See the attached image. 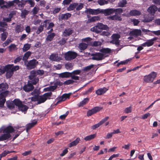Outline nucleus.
Segmentation results:
<instances>
[{"label":"nucleus","instance_id":"f257e3e1","mask_svg":"<svg viewBox=\"0 0 160 160\" xmlns=\"http://www.w3.org/2000/svg\"><path fill=\"white\" fill-rule=\"evenodd\" d=\"M109 30V28L106 25H104L101 23H98L97 25L91 28V31L99 33L101 32L102 30Z\"/></svg>","mask_w":160,"mask_h":160},{"label":"nucleus","instance_id":"f03ea898","mask_svg":"<svg viewBox=\"0 0 160 160\" xmlns=\"http://www.w3.org/2000/svg\"><path fill=\"white\" fill-rule=\"evenodd\" d=\"M38 64V62L35 59L28 61L24 63L27 69L31 70L35 68Z\"/></svg>","mask_w":160,"mask_h":160},{"label":"nucleus","instance_id":"7ed1b4c3","mask_svg":"<svg viewBox=\"0 0 160 160\" xmlns=\"http://www.w3.org/2000/svg\"><path fill=\"white\" fill-rule=\"evenodd\" d=\"M157 73L154 72H152L150 73L144 77L143 80L144 81L147 83L152 82L156 78Z\"/></svg>","mask_w":160,"mask_h":160},{"label":"nucleus","instance_id":"20e7f679","mask_svg":"<svg viewBox=\"0 0 160 160\" xmlns=\"http://www.w3.org/2000/svg\"><path fill=\"white\" fill-rule=\"evenodd\" d=\"M36 70H33L30 72V75L28 76L30 82L33 84H36L39 81V79L36 77L37 75Z\"/></svg>","mask_w":160,"mask_h":160},{"label":"nucleus","instance_id":"39448f33","mask_svg":"<svg viewBox=\"0 0 160 160\" xmlns=\"http://www.w3.org/2000/svg\"><path fill=\"white\" fill-rule=\"evenodd\" d=\"M77 56L76 52L69 51L64 54V58L67 61H71L75 58Z\"/></svg>","mask_w":160,"mask_h":160},{"label":"nucleus","instance_id":"423d86ee","mask_svg":"<svg viewBox=\"0 0 160 160\" xmlns=\"http://www.w3.org/2000/svg\"><path fill=\"white\" fill-rule=\"evenodd\" d=\"M111 38L112 40L110 41V43L118 46L120 44V41L119 39L120 38V35L117 33L113 34L112 35Z\"/></svg>","mask_w":160,"mask_h":160},{"label":"nucleus","instance_id":"0eeeda50","mask_svg":"<svg viewBox=\"0 0 160 160\" xmlns=\"http://www.w3.org/2000/svg\"><path fill=\"white\" fill-rule=\"evenodd\" d=\"M92 58L91 59L92 60L100 61L104 59V54L100 52H96L92 53L91 55Z\"/></svg>","mask_w":160,"mask_h":160},{"label":"nucleus","instance_id":"6e6552de","mask_svg":"<svg viewBox=\"0 0 160 160\" xmlns=\"http://www.w3.org/2000/svg\"><path fill=\"white\" fill-rule=\"evenodd\" d=\"M71 93L63 94L60 97H58L55 99V101L58 100L61 103L65 101L67 99H69Z\"/></svg>","mask_w":160,"mask_h":160},{"label":"nucleus","instance_id":"1a4fd4ad","mask_svg":"<svg viewBox=\"0 0 160 160\" xmlns=\"http://www.w3.org/2000/svg\"><path fill=\"white\" fill-rule=\"evenodd\" d=\"M157 37H154L151 39L148 40L147 41L142 44V46L144 47H149L152 46L154 43V42L157 40Z\"/></svg>","mask_w":160,"mask_h":160},{"label":"nucleus","instance_id":"9d476101","mask_svg":"<svg viewBox=\"0 0 160 160\" xmlns=\"http://www.w3.org/2000/svg\"><path fill=\"white\" fill-rule=\"evenodd\" d=\"M102 108L98 107H96L91 110H89L87 112V116L88 117L91 116L92 114L100 111Z\"/></svg>","mask_w":160,"mask_h":160},{"label":"nucleus","instance_id":"9b49d317","mask_svg":"<svg viewBox=\"0 0 160 160\" xmlns=\"http://www.w3.org/2000/svg\"><path fill=\"white\" fill-rule=\"evenodd\" d=\"M49 59L52 61L58 62L62 60V58L58 56V54L55 53H52L50 56Z\"/></svg>","mask_w":160,"mask_h":160},{"label":"nucleus","instance_id":"f8f14e48","mask_svg":"<svg viewBox=\"0 0 160 160\" xmlns=\"http://www.w3.org/2000/svg\"><path fill=\"white\" fill-rule=\"evenodd\" d=\"M81 72V71L80 70H77L71 72V78L75 80H79V77L77 76L76 75L79 74Z\"/></svg>","mask_w":160,"mask_h":160},{"label":"nucleus","instance_id":"ddd939ff","mask_svg":"<svg viewBox=\"0 0 160 160\" xmlns=\"http://www.w3.org/2000/svg\"><path fill=\"white\" fill-rule=\"evenodd\" d=\"M85 12H87L89 14L92 15H97L101 12V10L99 9H88Z\"/></svg>","mask_w":160,"mask_h":160},{"label":"nucleus","instance_id":"4468645a","mask_svg":"<svg viewBox=\"0 0 160 160\" xmlns=\"http://www.w3.org/2000/svg\"><path fill=\"white\" fill-rule=\"evenodd\" d=\"M5 92H2L0 94V107L2 108L6 102Z\"/></svg>","mask_w":160,"mask_h":160},{"label":"nucleus","instance_id":"2eb2a0df","mask_svg":"<svg viewBox=\"0 0 160 160\" xmlns=\"http://www.w3.org/2000/svg\"><path fill=\"white\" fill-rule=\"evenodd\" d=\"M15 130L13 127L11 126H9L4 128L3 130V133L10 134L11 133L14 132Z\"/></svg>","mask_w":160,"mask_h":160},{"label":"nucleus","instance_id":"dca6fc26","mask_svg":"<svg viewBox=\"0 0 160 160\" xmlns=\"http://www.w3.org/2000/svg\"><path fill=\"white\" fill-rule=\"evenodd\" d=\"M130 34L131 36L137 37L141 35V31L140 29H135L130 32Z\"/></svg>","mask_w":160,"mask_h":160},{"label":"nucleus","instance_id":"f3484780","mask_svg":"<svg viewBox=\"0 0 160 160\" xmlns=\"http://www.w3.org/2000/svg\"><path fill=\"white\" fill-rule=\"evenodd\" d=\"M58 77L61 78H71V73L69 72H65L58 74Z\"/></svg>","mask_w":160,"mask_h":160},{"label":"nucleus","instance_id":"a211bd4d","mask_svg":"<svg viewBox=\"0 0 160 160\" xmlns=\"http://www.w3.org/2000/svg\"><path fill=\"white\" fill-rule=\"evenodd\" d=\"M35 100L38 102V104L45 102L46 100V99L43 97V95L38 96L35 97Z\"/></svg>","mask_w":160,"mask_h":160},{"label":"nucleus","instance_id":"6ab92c4d","mask_svg":"<svg viewBox=\"0 0 160 160\" xmlns=\"http://www.w3.org/2000/svg\"><path fill=\"white\" fill-rule=\"evenodd\" d=\"M6 77L8 78H10L13 74V72L11 69L8 68V65L6 66Z\"/></svg>","mask_w":160,"mask_h":160},{"label":"nucleus","instance_id":"aec40b11","mask_svg":"<svg viewBox=\"0 0 160 160\" xmlns=\"http://www.w3.org/2000/svg\"><path fill=\"white\" fill-rule=\"evenodd\" d=\"M108 19L111 20H117L119 21H121L122 18L121 16H119L117 14H115L114 15L111 16L107 17Z\"/></svg>","mask_w":160,"mask_h":160},{"label":"nucleus","instance_id":"412c9836","mask_svg":"<svg viewBox=\"0 0 160 160\" xmlns=\"http://www.w3.org/2000/svg\"><path fill=\"white\" fill-rule=\"evenodd\" d=\"M157 10L158 8L156 6L152 5L148 8V10L149 12L153 15Z\"/></svg>","mask_w":160,"mask_h":160},{"label":"nucleus","instance_id":"4be33fe9","mask_svg":"<svg viewBox=\"0 0 160 160\" xmlns=\"http://www.w3.org/2000/svg\"><path fill=\"white\" fill-rule=\"evenodd\" d=\"M62 84V82H56L54 83V85L50 86L49 88H45L43 90H55L58 87V85H61Z\"/></svg>","mask_w":160,"mask_h":160},{"label":"nucleus","instance_id":"5701e85b","mask_svg":"<svg viewBox=\"0 0 160 160\" xmlns=\"http://www.w3.org/2000/svg\"><path fill=\"white\" fill-rule=\"evenodd\" d=\"M33 85L34 84L30 82V80L28 82L27 84L23 87V90H33L34 88Z\"/></svg>","mask_w":160,"mask_h":160},{"label":"nucleus","instance_id":"b1692460","mask_svg":"<svg viewBox=\"0 0 160 160\" xmlns=\"http://www.w3.org/2000/svg\"><path fill=\"white\" fill-rule=\"evenodd\" d=\"M11 137L10 134L4 133L0 136V141H3L8 139Z\"/></svg>","mask_w":160,"mask_h":160},{"label":"nucleus","instance_id":"393cba45","mask_svg":"<svg viewBox=\"0 0 160 160\" xmlns=\"http://www.w3.org/2000/svg\"><path fill=\"white\" fill-rule=\"evenodd\" d=\"M101 12L104 13L106 15H109L113 13V9L112 8H110L105 9L104 10H101Z\"/></svg>","mask_w":160,"mask_h":160},{"label":"nucleus","instance_id":"a878e982","mask_svg":"<svg viewBox=\"0 0 160 160\" xmlns=\"http://www.w3.org/2000/svg\"><path fill=\"white\" fill-rule=\"evenodd\" d=\"M88 44L84 43L81 42L79 44L78 46V48L80 50V52H82V51H84L88 47Z\"/></svg>","mask_w":160,"mask_h":160},{"label":"nucleus","instance_id":"bb28decb","mask_svg":"<svg viewBox=\"0 0 160 160\" xmlns=\"http://www.w3.org/2000/svg\"><path fill=\"white\" fill-rule=\"evenodd\" d=\"M73 32V30L71 29L68 28L65 29L63 33V35L65 37L69 36L72 34Z\"/></svg>","mask_w":160,"mask_h":160},{"label":"nucleus","instance_id":"cd10ccee","mask_svg":"<svg viewBox=\"0 0 160 160\" xmlns=\"http://www.w3.org/2000/svg\"><path fill=\"white\" fill-rule=\"evenodd\" d=\"M141 14V12L136 10H131L129 12V15L131 16H139Z\"/></svg>","mask_w":160,"mask_h":160},{"label":"nucleus","instance_id":"c85d7f7f","mask_svg":"<svg viewBox=\"0 0 160 160\" xmlns=\"http://www.w3.org/2000/svg\"><path fill=\"white\" fill-rule=\"evenodd\" d=\"M80 139L79 138H77L75 140L70 142L68 145L69 147H71L72 146H76L79 142Z\"/></svg>","mask_w":160,"mask_h":160},{"label":"nucleus","instance_id":"c756f323","mask_svg":"<svg viewBox=\"0 0 160 160\" xmlns=\"http://www.w3.org/2000/svg\"><path fill=\"white\" fill-rule=\"evenodd\" d=\"M31 52L30 51H28L26 52L24 55L23 57L22 58V60L24 61V63L26 62L27 61L29 57L31 55Z\"/></svg>","mask_w":160,"mask_h":160},{"label":"nucleus","instance_id":"7c9ffc66","mask_svg":"<svg viewBox=\"0 0 160 160\" xmlns=\"http://www.w3.org/2000/svg\"><path fill=\"white\" fill-rule=\"evenodd\" d=\"M55 35V33L54 32L50 33L47 36L46 39V41L47 42L52 41Z\"/></svg>","mask_w":160,"mask_h":160},{"label":"nucleus","instance_id":"2f4dec72","mask_svg":"<svg viewBox=\"0 0 160 160\" xmlns=\"http://www.w3.org/2000/svg\"><path fill=\"white\" fill-rule=\"evenodd\" d=\"M37 123V121L34 120V122H32L31 123H28L27 125L26 128V131L28 132V131L30 130L31 128L35 126Z\"/></svg>","mask_w":160,"mask_h":160},{"label":"nucleus","instance_id":"473e14b6","mask_svg":"<svg viewBox=\"0 0 160 160\" xmlns=\"http://www.w3.org/2000/svg\"><path fill=\"white\" fill-rule=\"evenodd\" d=\"M100 19V17L98 16H93L91 18L88 19L87 21V22L88 23H90L94 22L96 21H98Z\"/></svg>","mask_w":160,"mask_h":160},{"label":"nucleus","instance_id":"72a5a7b5","mask_svg":"<svg viewBox=\"0 0 160 160\" xmlns=\"http://www.w3.org/2000/svg\"><path fill=\"white\" fill-rule=\"evenodd\" d=\"M52 95V93L51 92H48L44 93L43 95V97L46 99V100L47 99H50L52 98H51Z\"/></svg>","mask_w":160,"mask_h":160},{"label":"nucleus","instance_id":"f704fd0d","mask_svg":"<svg viewBox=\"0 0 160 160\" xmlns=\"http://www.w3.org/2000/svg\"><path fill=\"white\" fill-rule=\"evenodd\" d=\"M89 99L88 98H84L82 101L78 104V106L79 107H82L87 103L89 101Z\"/></svg>","mask_w":160,"mask_h":160},{"label":"nucleus","instance_id":"c9c22d12","mask_svg":"<svg viewBox=\"0 0 160 160\" xmlns=\"http://www.w3.org/2000/svg\"><path fill=\"white\" fill-rule=\"evenodd\" d=\"M24 28L22 26L21 24L17 25L15 27V31L17 33H19L22 32Z\"/></svg>","mask_w":160,"mask_h":160},{"label":"nucleus","instance_id":"e433bc0d","mask_svg":"<svg viewBox=\"0 0 160 160\" xmlns=\"http://www.w3.org/2000/svg\"><path fill=\"white\" fill-rule=\"evenodd\" d=\"M8 68L11 69L13 72L14 71L18 70L19 68V67L18 65L14 66L13 64H8Z\"/></svg>","mask_w":160,"mask_h":160},{"label":"nucleus","instance_id":"4c0bfd02","mask_svg":"<svg viewBox=\"0 0 160 160\" xmlns=\"http://www.w3.org/2000/svg\"><path fill=\"white\" fill-rule=\"evenodd\" d=\"M78 5V3L75 2L70 4L68 7L67 8V10L68 11L74 10Z\"/></svg>","mask_w":160,"mask_h":160},{"label":"nucleus","instance_id":"58836bf2","mask_svg":"<svg viewBox=\"0 0 160 160\" xmlns=\"http://www.w3.org/2000/svg\"><path fill=\"white\" fill-rule=\"evenodd\" d=\"M96 136V134H91L85 137L84 139L86 141H88L92 140Z\"/></svg>","mask_w":160,"mask_h":160},{"label":"nucleus","instance_id":"ea45409f","mask_svg":"<svg viewBox=\"0 0 160 160\" xmlns=\"http://www.w3.org/2000/svg\"><path fill=\"white\" fill-rule=\"evenodd\" d=\"M7 106L10 109H13L15 108V105L13 101L12 102L7 101L6 102Z\"/></svg>","mask_w":160,"mask_h":160},{"label":"nucleus","instance_id":"a19ab883","mask_svg":"<svg viewBox=\"0 0 160 160\" xmlns=\"http://www.w3.org/2000/svg\"><path fill=\"white\" fill-rule=\"evenodd\" d=\"M19 110L22 112H24L27 110L28 108V107L24 105L22 103L18 107Z\"/></svg>","mask_w":160,"mask_h":160},{"label":"nucleus","instance_id":"79ce46f5","mask_svg":"<svg viewBox=\"0 0 160 160\" xmlns=\"http://www.w3.org/2000/svg\"><path fill=\"white\" fill-rule=\"evenodd\" d=\"M71 16V14L70 13H66L61 14L60 18L62 20H67Z\"/></svg>","mask_w":160,"mask_h":160},{"label":"nucleus","instance_id":"37998d69","mask_svg":"<svg viewBox=\"0 0 160 160\" xmlns=\"http://www.w3.org/2000/svg\"><path fill=\"white\" fill-rule=\"evenodd\" d=\"M8 88V85L6 83H2L0 84V90H6Z\"/></svg>","mask_w":160,"mask_h":160},{"label":"nucleus","instance_id":"c03bdc74","mask_svg":"<svg viewBox=\"0 0 160 160\" xmlns=\"http://www.w3.org/2000/svg\"><path fill=\"white\" fill-rule=\"evenodd\" d=\"M9 51L10 52H11L13 51L16 50L17 48L16 46L14 44H12L8 47Z\"/></svg>","mask_w":160,"mask_h":160},{"label":"nucleus","instance_id":"a18cd8bd","mask_svg":"<svg viewBox=\"0 0 160 160\" xmlns=\"http://www.w3.org/2000/svg\"><path fill=\"white\" fill-rule=\"evenodd\" d=\"M153 19V17H150L148 16V17H146L142 20V22H148L152 21Z\"/></svg>","mask_w":160,"mask_h":160},{"label":"nucleus","instance_id":"49530a36","mask_svg":"<svg viewBox=\"0 0 160 160\" xmlns=\"http://www.w3.org/2000/svg\"><path fill=\"white\" fill-rule=\"evenodd\" d=\"M73 66V64L70 62H67L65 65V66L66 69L68 70H71Z\"/></svg>","mask_w":160,"mask_h":160},{"label":"nucleus","instance_id":"de8ad7c7","mask_svg":"<svg viewBox=\"0 0 160 160\" xmlns=\"http://www.w3.org/2000/svg\"><path fill=\"white\" fill-rule=\"evenodd\" d=\"M13 101L14 105L17 106L18 108L22 103V102L18 99H15Z\"/></svg>","mask_w":160,"mask_h":160},{"label":"nucleus","instance_id":"09e8293b","mask_svg":"<svg viewBox=\"0 0 160 160\" xmlns=\"http://www.w3.org/2000/svg\"><path fill=\"white\" fill-rule=\"evenodd\" d=\"M127 3V2L126 0H122L118 3V5L120 7H124Z\"/></svg>","mask_w":160,"mask_h":160},{"label":"nucleus","instance_id":"8fccbe9b","mask_svg":"<svg viewBox=\"0 0 160 160\" xmlns=\"http://www.w3.org/2000/svg\"><path fill=\"white\" fill-rule=\"evenodd\" d=\"M1 40L3 41L6 39L8 35V33L7 32H4L1 34Z\"/></svg>","mask_w":160,"mask_h":160},{"label":"nucleus","instance_id":"3c124183","mask_svg":"<svg viewBox=\"0 0 160 160\" xmlns=\"http://www.w3.org/2000/svg\"><path fill=\"white\" fill-rule=\"evenodd\" d=\"M29 11L25 9L22 11L21 14V16L22 18H25L26 16L28 14Z\"/></svg>","mask_w":160,"mask_h":160},{"label":"nucleus","instance_id":"603ef678","mask_svg":"<svg viewBox=\"0 0 160 160\" xmlns=\"http://www.w3.org/2000/svg\"><path fill=\"white\" fill-rule=\"evenodd\" d=\"M123 9L122 8H118L116 9H113V12H115V14L118 15L119 14H120L122 12Z\"/></svg>","mask_w":160,"mask_h":160},{"label":"nucleus","instance_id":"864d4df0","mask_svg":"<svg viewBox=\"0 0 160 160\" xmlns=\"http://www.w3.org/2000/svg\"><path fill=\"white\" fill-rule=\"evenodd\" d=\"M30 48V44L27 43L24 45V47L22 48L23 51L25 52L29 49Z\"/></svg>","mask_w":160,"mask_h":160},{"label":"nucleus","instance_id":"5fc2aeb1","mask_svg":"<svg viewBox=\"0 0 160 160\" xmlns=\"http://www.w3.org/2000/svg\"><path fill=\"white\" fill-rule=\"evenodd\" d=\"M100 51L103 53H109L110 52L111 50L109 48H102L101 50Z\"/></svg>","mask_w":160,"mask_h":160},{"label":"nucleus","instance_id":"6e6d98bb","mask_svg":"<svg viewBox=\"0 0 160 160\" xmlns=\"http://www.w3.org/2000/svg\"><path fill=\"white\" fill-rule=\"evenodd\" d=\"M75 82V81L69 79L65 81L63 84L64 85H68L71 84H73Z\"/></svg>","mask_w":160,"mask_h":160},{"label":"nucleus","instance_id":"4d7b16f0","mask_svg":"<svg viewBox=\"0 0 160 160\" xmlns=\"http://www.w3.org/2000/svg\"><path fill=\"white\" fill-rule=\"evenodd\" d=\"M26 4V0H22L21 1H19V2L18 4V6L19 8H22L24 7V5Z\"/></svg>","mask_w":160,"mask_h":160},{"label":"nucleus","instance_id":"13d9d810","mask_svg":"<svg viewBox=\"0 0 160 160\" xmlns=\"http://www.w3.org/2000/svg\"><path fill=\"white\" fill-rule=\"evenodd\" d=\"M101 32L100 35L103 36L108 37L111 34L110 33L107 31H104Z\"/></svg>","mask_w":160,"mask_h":160},{"label":"nucleus","instance_id":"bf43d9fd","mask_svg":"<svg viewBox=\"0 0 160 160\" xmlns=\"http://www.w3.org/2000/svg\"><path fill=\"white\" fill-rule=\"evenodd\" d=\"M98 2L100 5H103L108 3V2L105 0H98Z\"/></svg>","mask_w":160,"mask_h":160},{"label":"nucleus","instance_id":"052dcab7","mask_svg":"<svg viewBox=\"0 0 160 160\" xmlns=\"http://www.w3.org/2000/svg\"><path fill=\"white\" fill-rule=\"evenodd\" d=\"M39 9V8L38 7H35L32 11V12L33 14H36L37 13Z\"/></svg>","mask_w":160,"mask_h":160},{"label":"nucleus","instance_id":"680f3d73","mask_svg":"<svg viewBox=\"0 0 160 160\" xmlns=\"http://www.w3.org/2000/svg\"><path fill=\"white\" fill-rule=\"evenodd\" d=\"M93 67V65H91L85 67L83 69L84 71H88L90 70Z\"/></svg>","mask_w":160,"mask_h":160},{"label":"nucleus","instance_id":"e2e57ef3","mask_svg":"<svg viewBox=\"0 0 160 160\" xmlns=\"http://www.w3.org/2000/svg\"><path fill=\"white\" fill-rule=\"evenodd\" d=\"M102 44V43L100 41H96L94 42L92 44V46H93L97 47L100 46Z\"/></svg>","mask_w":160,"mask_h":160},{"label":"nucleus","instance_id":"0e129e2a","mask_svg":"<svg viewBox=\"0 0 160 160\" xmlns=\"http://www.w3.org/2000/svg\"><path fill=\"white\" fill-rule=\"evenodd\" d=\"M12 41L10 39L8 38L7 40L3 44V46L4 47L6 46L9 44Z\"/></svg>","mask_w":160,"mask_h":160},{"label":"nucleus","instance_id":"69168bd1","mask_svg":"<svg viewBox=\"0 0 160 160\" xmlns=\"http://www.w3.org/2000/svg\"><path fill=\"white\" fill-rule=\"evenodd\" d=\"M22 56H20L18 57L14 60V62L15 63H16L18 62H19L22 59Z\"/></svg>","mask_w":160,"mask_h":160},{"label":"nucleus","instance_id":"338daca9","mask_svg":"<svg viewBox=\"0 0 160 160\" xmlns=\"http://www.w3.org/2000/svg\"><path fill=\"white\" fill-rule=\"evenodd\" d=\"M26 3H28L31 5V7H33L34 5V2L32 0H26Z\"/></svg>","mask_w":160,"mask_h":160},{"label":"nucleus","instance_id":"774afa93","mask_svg":"<svg viewBox=\"0 0 160 160\" xmlns=\"http://www.w3.org/2000/svg\"><path fill=\"white\" fill-rule=\"evenodd\" d=\"M43 28L42 25H40L38 28V30L36 31V33L38 34L40 33L43 30Z\"/></svg>","mask_w":160,"mask_h":160}]
</instances>
